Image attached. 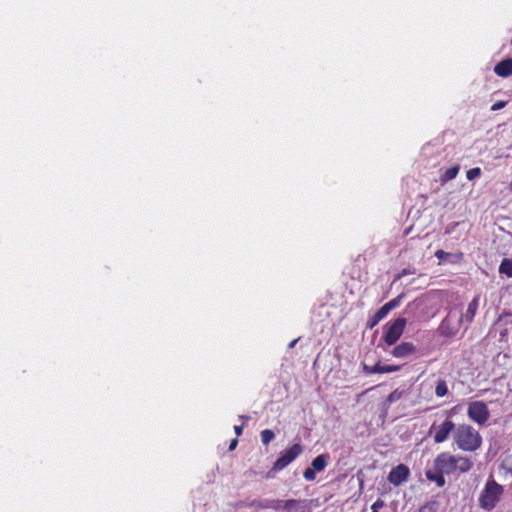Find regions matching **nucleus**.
Returning <instances> with one entry per match:
<instances>
[{"instance_id":"nucleus-13","label":"nucleus","mask_w":512,"mask_h":512,"mask_svg":"<svg viewBox=\"0 0 512 512\" xmlns=\"http://www.w3.org/2000/svg\"><path fill=\"white\" fill-rule=\"evenodd\" d=\"M494 73L499 77H509L512 75V58H506L497 63L494 67Z\"/></svg>"},{"instance_id":"nucleus-6","label":"nucleus","mask_w":512,"mask_h":512,"mask_svg":"<svg viewBox=\"0 0 512 512\" xmlns=\"http://www.w3.org/2000/svg\"><path fill=\"white\" fill-rule=\"evenodd\" d=\"M303 451L301 444L295 443L285 450L281 456L274 462L273 470L281 471L292 463Z\"/></svg>"},{"instance_id":"nucleus-32","label":"nucleus","mask_w":512,"mask_h":512,"mask_svg":"<svg viewBox=\"0 0 512 512\" xmlns=\"http://www.w3.org/2000/svg\"><path fill=\"white\" fill-rule=\"evenodd\" d=\"M371 509H372V512H378V511L376 510V506H375V507H371Z\"/></svg>"},{"instance_id":"nucleus-8","label":"nucleus","mask_w":512,"mask_h":512,"mask_svg":"<svg viewBox=\"0 0 512 512\" xmlns=\"http://www.w3.org/2000/svg\"><path fill=\"white\" fill-rule=\"evenodd\" d=\"M410 476V470L405 464H399L392 468L388 474V481L394 486H399L407 481Z\"/></svg>"},{"instance_id":"nucleus-33","label":"nucleus","mask_w":512,"mask_h":512,"mask_svg":"<svg viewBox=\"0 0 512 512\" xmlns=\"http://www.w3.org/2000/svg\"><path fill=\"white\" fill-rule=\"evenodd\" d=\"M509 189H510V191L512 192V181H511V183H510Z\"/></svg>"},{"instance_id":"nucleus-17","label":"nucleus","mask_w":512,"mask_h":512,"mask_svg":"<svg viewBox=\"0 0 512 512\" xmlns=\"http://www.w3.org/2000/svg\"><path fill=\"white\" fill-rule=\"evenodd\" d=\"M435 256L442 262V261H446V260L450 259V257H452V254L439 249L435 252ZM453 257H455V260L453 262L461 261L463 259V253L459 252V253L453 255Z\"/></svg>"},{"instance_id":"nucleus-14","label":"nucleus","mask_w":512,"mask_h":512,"mask_svg":"<svg viewBox=\"0 0 512 512\" xmlns=\"http://www.w3.org/2000/svg\"><path fill=\"white\" fill-rule=\"evenodd\" d=\"M388 315V312L382 306L372 316H370L366 323L367 329H373L382 319Z\"/></svg>"},{"instance_id":"nucleus-21","label":"nucleus","mask_w":512,"mask_h":512,"mask_svg":"<svg viewBox=\"0 0 512 512\" xmlns=\"http://www.w3.org/2000/svg\"><path fill=\"white\" fill-rule=\"evenodd\" d=\"M261 441L264 446H267L275 438V433L271 429H264L260 433Z\"/></svg>"},{"instance_id":"nucleus-4","label":"nucleus","mask_w":512,"mask_h":512,"mask_svg":"<svg viewBox=\"0 0 512 512\" xmlns=\"http://www.w3.org/2000/svg\"><path fill=\"white\" fill-rule=\"evenodd\" d=\"M456 428L455 423L448 417L439 425L433 423L429 429V435L433 436V440L436 444H440L447 441L450 434L452 432L454 433Z\"/></svg>"},{"instance_id":"nucleus-24","label":"nucleus","mask_w":512,"mask_h":512,"mask_svg":"<svg viewBox=\"0 0 512 512\" xmlns=\"http://www.w3.org/2000/svg\"><path fill=\"white\" fill-rule=\"evenodd\" d=\"M403 395L402 391H399L398 389L392 391L388 396L386 401L391 404L401 399Z\"/></svg>"},{"instance_id":"nucleus-3","label":"nucleus","mask_w":512,"mask_h":512,"mask_svg":"<svg viewBox=\"0 0 512 512\" xmlns=\"http://www.w3.org/2000/svg\"><path fill=\"white\" fill-rule=\"evenodd\" d=\"M503 492V486L498 484L494 478L491 477L486 482L485 487L479 496L480 507L487 511L494 509L500 501Z\"/></svg>"},{"instance_id":"nucleus-29","label":"nucleus","mask_w":512,"mask_h":512,"mask_svg":"<svg viewBox=\"0 0 512 512\" xmlns=\"http://www.w3.org/2000/svg\"><path fill=\"white\" fill-rule=\"evenodd\" d=\"M238 444V440L237 439H233L231 442H230V445H229V450H234L236 448Z\"/></svg>"},{"instance_id":"nucleus-1","label":"nucleus","mask_w":512,"mask_h":512,"mask_svg":"<svg viewBox=\"0 0 512 512\" xmlns=\"http://www.w3.org/2000/svg\"><path fill=\"white\" fill-rule=\"evenodd\" d=\"M473 468L471 458L463 455H453L448 451L439 453L433 461V469L426 470L427 480L435 482L438 487H444L446 484L445 475L450 476L455 473L465 474Z\"/></svg>"},{"instance_id":"nucleus-16","label":"nucleus","mask_w":512,"mask_h":512,"mask_svg":"<svg viewBox=\"0 0 512 512\" xmlns=\"http://www.w3.org/2000/svg\"><path fill=\"white\" fill-rule=\"evenodd\" d=\"M328 454H320L317 457H315L311 462V468L314 469L316 472H321L325 469V467L328 464L329 460Z\"/></svg>"},{"instance_id":"nucleus-15","label":"nucleus","mask_w":512,"mask_h":512,"mask_svg":"<svg viewBox=\"0 0 512 512\" xmlns=\"http://www.w3.org/2000/svg\"><path fill=\"white\" fill-rule=\"evenodd\" d=\"M439 332L444 337H453L457 333V329L451 327L449 317H445L439 325Z\"/></svg>"},{"instance_id":"nucleus-11","label":"nucleus","mask_w":512,"mask_h":512,"mask_svg":"<svg viewBox=\"0 0 512 512\" xmlns=\"http://www.w3.org/2000/svg\"><path fill=\"white\" fill-rule=\"evenodd\" d=\"M400 369L398 365H381L380 363L375 364L374 366H363V371L365 374H375V373H391L396 372Z\"/></svg>"},{"instance_id":"nucleus-28","label":"nucleus","mask_w":512,"mask_h":512,"mask_svg":"<svg viewBox=\"0 0 512 512\" xmlns=\"http://www.w3.org/2000/svg\"><path fill=\"white\" fill-rule=\"evenodd\" d=\"M234 431H235L237 436H240L242 434V431H243V425H236V426H234Z\"/></svg>"},{"instance_id":"nucleus-9","label":"nucleus","mask_w":512,"mask_h":512,"mask_svg":"<svg viewBox=\"0 0 512 512\" xmlns=\"http://www.w3.org/2000/svg\"><path fill=\"white\" fill-rule=\"evenodd\" d=\"M282 508L285 512H311L309 502L305 499H288L283 502Z\"/></svg>"},{"instance_id":"nucleus-25","label":"nucleus","mask_w":512,"mask_h":512,"mask_svg":"<svg viewBox=\"0 0 512 512\" xmlns=\"http://www.w3.org/2000/svg\"><path fill=\"white\" fill-rule=\"evenodd\" d=\"M481 175V169L479 167L471 168L466 172L468 180L472 181Z\"/></svg>"},{"instance_id":"nucleus-19","label":"nucleus","mask_w":512,"mask_h":512,"mask_svg":"<svg viewBox=\"0 0 512 512\" xmlns=\"http://www.w3.org/2000/svg\"><path fill=\"white\" fill-rule=\"evenodd\" d=\"M459 170H460V168L458 165L448 168L445 171V173L443 174L441 180L443 182H447V181L454 179L457 176V174L459 173Z\"/></svg>"},{"instance_id":"nucleus-30","label":"nucleus","mask_w":512,"mask_h":512,"mask_svg":"<svg viewBox=\"0 0 512 512\" xmlns=\"http://www.w3.org/2000/svg\"><path fill=\"white\" fill-rule=\"evenodd\" d=\"M382 505H383V502H382V501H380V500H377L376 502H374V503L372 504V506H371V507H375V506H376V510L378 511V508H379V507H382Z\"/></svg>"},{"instance_id":"nucleus-5","label":"nucleus","mask_w":512,"mask_h":512,"mask_svg":"<svg viewBox=\"0 0 512 512\" xmlns=\"http://www.w3.org/2000/svg\"><path fill=\"white\" fill-rule=\"evenodd\" d=\"M405 327V318H397L393 322L387 323L383 335L384 342L389 346L394 345L402 336Z\"/></svg>"},{"instance_id":"nucleus-7","label":"nucleus","mask_w":512,"mask_h":512,"mask_svg":"<svg viewBox=\"0 0 512 512\" xmlns=\"http://www.w3.org/2000/svg\"><path fill=\"white\" fill-rule=\"evenodd\" d=\"M468 417L474 422L483 425L489 419L487 405L482 401H475L469 404Z\"/></svg>"},{"instance_id":"nucleus-10","label":"nucleus","mask_w":512,"mask_h":512,"mask_svg":"<svg viewBox=\"0 0 512 512\" xmlns=\"http://www.w3.org/2000/svg\"><path fill=\"white\" fill-rule=\"evenodd\" d=\"M479 301H480V294H477L473 297L471 302L468 304L467 310L465 314L461 315L459 319V323L462 321H467L468 323H471L477 313L478 307H479Z\"/></svg>"},{"instance_id":"nucleus-26","label":"nucleus","mask_w":512,"mask_h":512,"mask_svg":"<svg viewBox=\"0 0 512 512\" xmlns=\"http://www.w3.org/2000/svg\"><path fill=\"white\" fill-rule=\"evenodd\" d=\"M303 477L307 481H313L316 478V471L311 467H308L304 470Z\"/></svg>"},{"instance_id":"nucleus-22","label":"nucleus","mask_w":512,"mask_h":512,"mask_svg":"<svg viewBox=\"0 0 512 512\" xmlns=\"http://www.w3.org/2000/svg\"><path fill=\"white\" fill-rule=\"evenodd\" d=\"M438 507V501H428L419 508V512H437Z\"/></svg>"},{"instance_id":"nucleus-27","label":"nucleus","mask_w":512,"mask_h":512,"mask_svg":"<svg viewBox=\"0 0 512 512\" xmlns=\"http://www.w3.org/2000/svg\"><path fill=\"white\" fill-rule=\"evenodd\" d=\"M506 105V102L505 101H498L496 103H494L492 106H491V110L492 111H497V110H500L502 108H504Z\"/></svg>"},{"instance_id":"nucleus-20","label":"nucleus","mask_w":512,"mask_h":512,"mask_svg":"<svg viewBox=\"0 0 512 512\" xmlns=\"http://www.w3.org/2000/svg\"><path fill=\"white\" fill-rule=\"evenodd\" d=\"M435 394L437 397H444L448 394V386L445 380L440 379L435 387Z\"/></svg>"},{"instance_id":"nucleus-18","label":"nucleus","mask_w":512,"mask_h":512,"mask_svg":"<svg viewBox=\"0 0 512 512\" xmlns=\"http://www.w3.org/2000/svg\"><path fill=\"white\" fill-rule=\"evenodd\" d=\"M499 272L512 277V259L504 258L499 266Z\"/></svg>"},{"instance_id":"nucleus-34","label":"nucleus","mask_w":512,"mask_h":512,"mask_svg":"<svg viewBox=\"0 0 512 512\" xmlns=\"http://www.w3.org/2000/svg\"><path fill=\"white\" fill-rule=\"evenodd\" d=\"M244 419H249V416H241Z\"/></svg>"},{"instance_id":"nucleus-12","label":"nucleus","mask_w":512,"mask_h":512,"mask_svg":"<svg viewBox=\"0 0 512 512\" xmlns=\"http://www.w3.org/2000/svg\"><path fill=\"white\" fill-rule=\"evenodd\" d=\"M416 348L411 342H402L395 346L391 354L396 358H403L415 352Z\"/></svg>"},{"instance_id":"nucleus-2","label":"nucleus","mask_w":512,"mask_h":512,"mask_svg":"<svg viewBox=\"0 0 512 512\" xmlns=\"http://www.w3.org/2000/svg\"><path fill=\"white\" fill-rule=\"evenodd\" d=\"M453 440L458 449L465 452H475L482 445L479 431L469 424H459L453 433Z\"/></svg>"},{"instance_id":"nucleus-31","label":"nucleus","mask_w":512,"mask_h":512,"mask_svg":"<svg viewBox=\"0 0 512 512\" xmlns=\"http://www.w3.org/2000/svg\"><path fill=\"white\" fill-rule=\"evenodd\" d=\"M298 339H295L293 341H291L288 345L289 348H293L295 346V344L297 343Z\"/></svg>"},{"instance_id":"nucleus-23","label":"nucleus","mask_w":512,"mask_h":512,"mask_svg":"<svg viewBox=\"0 0 512 512\" xmlns=\"http://www.w3.org/2000/svg\"><path fill=\"white\" fill-rule=\"evenodd\" d=\"M403 295H399L383 305L384 309L389 313L391 310L397 308L402 301Z\"/></svg>"}]
</instances>
